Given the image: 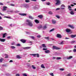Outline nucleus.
Returning <instances> with one entry per match:
<instances>
[{
	"label": "nucleus",
	"mask_w": 76,
	"mask_h": 76,
	"mask_svg": "<svg viewBox=\"0 0 76 76\" xmlns=\"http://www.w3.org/2000/svg\"><path fill=\"white\" fill-rule=\"evenodd\" d=\"M73 4H74V5H76V3H73Z\"/></svg>",
	"instance_id": "774afa93"
},
{
	"label": "nucleus",
	"mask_w": 76,
	"mask_h": 76,
	"mask_svg": "<svg viewBox=\"0 0 76 76\" xmlns=\"http://www.w3.org/2000/svg\"><path fill=\"white\" fill-rule=\"evenodd\" d=\"M56 1V5H59L60 4V0H55Z\"/></svg>",
	"instance_id": "20e7f679"
},
{
	"label": "nucleus",
	"mask_w": 76,
	"mask_h": 76,
	"mask_svg": "<svg viewBox=\"0 0 76 76\" xmlns=\"http://www.w3.org/2000/svg\"><path fill=\"white\" fill-rule=\"evenodd\" d=\"M71 75H72V74H71L69 73V74H68L67 75V76H71Z\"/></svg>",
	"instance_id": "de8ad7c7"
},
{
	"label": "nucleus",
	"mask_w": 76,
	"mask_h": 76,
	"mask_svg": "<svg viewBox=\"0 0 76 76\" xmlns=\"http://www.w3.org/2000/svg\"><path fill=\"white\" fill-rule=\"evenodd\" d=\"M11 48L12 49H15L16 48V47L13 46H11Z\"/></svg>",
	"instance_id": "e433bc0d"
},
{
	"label": "nucleus",
	"mask_w": 76,
	"mask_h": 76,
	"mask_svg": "<svg viewBox=\"0 0 76 76\" xmlns=\"http://www.w3.org/2000/svg\"><path fill=\"white\" fill-rule=\"evenodd\" d=\"M4 56H5V58H8V55L7 54H5Z\"/></svg>",
	"instance_id": "58836bf2"
},
{
	"label": "nucleus",
	"mask_w": 76,
	"mask_h": 76,
	"mask_svg": "<svg viewBox=\"0 0 76 76\" xmlns=\"http://www.w3.org/2000/svg\"><path fill=\"white\" fill-rule=\"evenodd\" d=\"M16 46L20 47V44L19 43H18L16 45Z\"/></svg>",
	"instance_id": "c9c22d12"
},
{
	"label": "nucleus",
	"mask_w": 76,
	"mask_h": 76,
	"mask_svg": "<svg viewBox=\"0 0 76 76\" xmlns=\"http://www.w3.org/2000/svg\"><path fill=\"white\" fill-rule=\"evenodd\" d=\"M42 26H39L38 27V29H41V28H42Z\"/></svg>",
	"instance_id": "ea45409f"
},
{
	"label": "nucleus",
	"mask_w": 76,
	"mask_h": 76,
	"mask_svg": "<svg viewBox=\"0 0 76 76\" xmlns=\"http://www.w3.org/2000/svg\"><path fill=\"white\" fill-rule=\"evenodd\" d=\"M25 1L26 3H29L30 2V1L29 0H26Z\"/></svg>",
	"instance_id": "a19ab883"
},
{
	"label": "nucleus",
	"mask_w": 76,
	"mask_h": 76,
	"mask_svg": "<svg viewBox=\"0 0 76 76\" xmlns=\"http://www.w3.org/2000/svg\"><path fill=\"white\" fill-rule=\"evenodd\" d=\"M66 32H70L71 30L70 29H66Z\"/></svg>",
	"instance_id": "6ab92c4d"
},
{
	"label": "nucleus",
	"mask_w": 76,
	"mask_h": 76,
	"mask_svg": "<svg viewBox=\"0 0 76 76\" xmlns=\"http://www.w3.org/2000/svg\"><path fill=\"white\" fill-rule=\"evenodd\" d=\"M53 49H55L56 50H60V48L56 47V46H53L52 47Z\"/></svg>",
	"instance_id": "39448f33"
},
{
	"label": "nucleus",
	"mask_w": 76,
	"mask_h": 76,
	"mask_svg": "<svg viewBox=\"0 0 76 76\" xmlns=\"http://www.w3.org/2000/svg\"><path fill=\"white\" fill-rule=\"evenodd\" d=\"M20 41L22 42H23V43H25V42H26V40L24 39H21L20 40Z\"/></svg>",
	"instance_id": "6e6552de"
},
{
	"label": "nucleus",
	"mask_w": 76,
	"mask_h": 76,
	"mask_svg": "<svg viewBox=\"0 0 76 76\" xmlns=\"http://www.w3.org/2000/svg\"><path fill=\"white\" fill-rule=\"evenodd\" d=\"M28 67H29V68H31V65H28Z\"/></svg>",
	"instance_id": "e2e57ef3"
},
{
	"label": "nucleus",
	"mask_w": 76,
	"mask_h": 76,
	"mask_svg": "<svg viewBox=\"0 0 76 76\" xmlns=\"http://www.w3.org/2000/svg\"><path fill=\"white\" fill-rule=\"evenodd\" d=\"M42 46L43 47V48H46L47 47L45 44H42Z\"/></svg>",
	"instance_id": "a878e982"
},
{
	"label": "nucleus",
	"mask_w": 76,
	"mask_h": 76,
	"mask_svg": "<svg viewBox=\"0 0 76 76\" xmlns=\"http://www.w3.org/2000/svg\"><path fill=\"white\" fill-rule=\"evenodd\" d=\"M73 51L74 53H76V49H74L73 50Z\"/></svg>",
	"instance_id": "a18cd8bd"
},
{
	"label": "nucleus",
	"mask_w": 76,
	"mask_h": 76,
	"mask_svg": "<svg viewBox=\"0 0 76 76\" xmlns=\"http://www.w3.org/2000/svg\"><path fill=\"white\" fill-rule=\"evenodd\" d=\"M47 5H48V6H49L50 4V3L49 2H47L46 3Z\"/></svg>",
	"instance_id": "c03bdc74"
},
{
	"label": "nucleus",
	"mask_w": 76,
	"mask_h": 76,
	"mask_svg": "<svg viewBox=\"0 0 76 76\" xmlns=\"http://www.w3.org/2000/svg\"><path fill=\"white\" fill-rule=\"evenodd\" d=\"M45 53H50V50H46L45 51Z\"/></svg>",
	"instance_id": "412c9836"
},
{
	"label": "nucleus",
	"mask_w": 76,
	"mask_h": 76,
	"mask_svg": "<svg viewBox=\"0 0 76 76\" xmlns=\"http://www.w3.org/2000/svg\"><path fill=\"white\" fill-rule=\"evenodd\" d=\"M16 57L17 58H19V59L20 58H20V56L19 55H17L16 56Z\"/></svg>",
	"instance_id": "7c9ffc66"
},
{
	"label": "nucleus",
	"mask_w": 76,
	"mask_h": 76,
	"mask_svg": "<svg viewBox=\"0 0 76 76\" xmlns=\"http://www.w3.org/2000/svg\"><path fill=\"white\" fill-rule=\"evenodd\" d=\"M49 14H50V15H52V14H53V13L52 12L50 11L49 12Z\"/></svg>",
	"instance_id": "49530a36"
},
{
	"label": "nucleus",
	"mask_w": 76,
	"mask_h": 76,
	"mask_svg": "<svg viewBox=\"0 0 76 76\" xmlns=\"http://www.w3.org/2000/svg\"><path fill=\"white\" fill-rule=\"evenodd\" d=\"M60 59H61V58L56 57V60H60Z\"/></svg>",
	"instance_id": "72a5a7b5"
},
{
	"label": "nucleus",
	"mask_w": 76,
	"mask_h": 76,
	"mask_svg": "<svg viewBox=\"0 0 76 76\" xmlns=\"http://www.w3.org/2000/svg\"><path fill=\"white\" fill-rule=\"evenodd\" d=\"M49 37H45V39H48V40H49L50 39H49Z\"/></svg>",
	"instance_id": "4c0bfd02"
},
{
	"label": "nucleus",
	"mask_w": 76,
	"mask_h": 76,
	"mask_svg": "<svg viewBox=\"0 0 76 76\" xmlns=\"http://www.w3.org/2000/svg\"><path fill=\"white\" fill-rule=\"evenodd\" d=\"M26 24L27 25H28V26H33V24L31 23V21L29 20H26Z\"/></svg>",
	"instance_id": "f257e3e1"
},
{
	"label": "nucleus",
	"mask_w": 76,
	"mask_h": 76,
	"mask_svg": "<svg viewBox=\"0 0 76 76\" xmlns=\"http://www.w3.org/2000/svg\"><path fill=\"white\" fill-rule=\"evenodd\" d=\"M52 22L53 24H56V21L54 20H52Z\"/></svg>",
	"instance_id": "1a4fd4ad"
},
{
	"label": "nucleus",
	"mask_w": 76,
	"mask_h": 76,
	"mask_svg": "<svg viewBox=\"0 0 76 76\" xmlns=\"http://www.w3.org/2000/svg\"><path fill=\"white\" fill-rule=\"evenodd\" d=\"M75 41H72L71 42L72 44H73V43H75Z\"/></svg>",
	"instance_id": "bf43d9fd"
},
{
	"label": "nucleus",
	"mask_w": 76,
	"mask_h": 76,
	"mask_svg": "<svg viewBox=\"0 0 76 76\" xmlns=\"http://www.w3.org/2000/svg\"><path fill=\"white\" fill-rule=\"evenodd\" d=\"M0 41H1V42H4V41H6V39H1V38H0Z\"/></svg>",
	"instance_id": "f3484780"
},
{
	"label": "nucleus",
	"mask_w": 76,
	"mask_h": 76,
	"mask_svg": "<svg viewBox=\"0 0 76 76\" xmlns=\"http://www.w3.org/2000/svg\"><path fill=\"white\" fill-rule=\"evenodd\" d=\"M41 67L42 68H43V69H45V66H44L43 64H42L41 65Z\"/></svg>",
	"instance_id": "393cba45"
},
{
	"label": "nucleus",
	"mask_w": 76,
	"mask_h": 76,
	"mask_svg": "<svg viewBox=\"0 0 76 76\" xmlns=\"http://www.w3.org/2000/svg\"><path fill=\"white\" fill-rule=\"evenodd\" d=\"M32 67L33 69H36V67H35L34 65H32Z\"/></svg>",
	"instance_id": "2f4dec72"
},
{
	"label": "nucleus",
	"mask_w": 76,
	"mask_h": 76,
	"mask_svg": "<svg viewBox=\"0 0 76 76\" xmlns=\"http://www.w3.org/2000/svg\"><path fill=\"white\" fill-rule=\"evenodd\" d=\"M38 18H39V19H42L43 18V15H40L38 16Z\"/></svg>",
	"instance_id": "4468645a"
},
{
	"label": "nucleus",
	"mask_w": 76,
	"mask_h": 76,
	"mask_svg": "<svg viewBox=\"0 0 76 76\" xmlns=\"http://www.w3.org/2000/svg\"><path fill=\"white\" fill-rule=\"evenodd\" d=\"M11 44L12 45H16V44L15 42L12 43Z\"/></svg>",
	"instance_id": "bb28decb"
},
{
	"label": "nucleus",
	"mask_w": 76,
	"mask_h": 76,
	"mask_svg": "<svg viewBox=\"0 0 76 76\" xmlns=\"http://www.w3.org/2000/svg\"><path fill=\"white\" fill-rule=\"evenodd\" d=\"M19 15L20 16H26V14L25 13H19Z\"/></svg>",
	"instance_id": "9d476101"
},
{
	"label": "nucleus",
	"mask_w": 76,
	"mask_h": 76,
	"mask_svg": "<svg viewBox=\"0 0 76 76\" xmlns=\"http://www.w3.org/2000/svg\"><path fill=\"white\" fill-rule=\"evenodd\" d=\"M16 76H20V75L19 74H16Z\"/></svg>",
	"instance_id": "13d9d810"
},
{
	"label": "nucleus",
	"mask_w": 76,
	"mask_h": 76,
	"mask_svg": "<svg viewBox=\"0 0 76 76\" xmlns=\"http://www.w3.org/2000/svg\"><path fill=\"white\" fill-rule=\"evenodd\" d=\"M3 27L0 26V31H3Z\"/></svg>",
	"instance_id": "c85d7f7f"
},
{
	"label": "nucleus",
	"mask_w": 76,
	"mask_h": 76,
	"mask_svg": "<svg viewBox=\"0 0 76 76\" xmlns=\"http://www.w3.org/2000/svg\"><path fill=\"white\" fill-rule=\"evenodd\" d=\"M4 18H7L8 19H12L10 17H7V16H5L4 17Z\"/></svg>",
	"instance_id": "cd10ccee"
},
{
	"label": "nucleus",
	"mask_w": 76,
	"mask_h": 76,
	"mask_svg": "<svg viewBox=\"0 0 76 76\" xmlns=\"http://www.w3.org/2000/svg\"><path fill=\"white\" fill-rule=\"evenodd\" d=\"M13 12V11H10L8 12V13L9 14H11V13H12Z\"/></svg>",
	"instance_id": "b1692460"
},
{
	"label": "nucleus",
	"mask_w": 76,
	"mask_h": 76,
	"mask_svg": "<svg viewBox=\"0 0 76 76\" xmlns=\"http://www.w3.org/2000/svg\"><path fill=\"white\" fill-rule=\"evenodd\" d=\"M59 44L60 45H63V42L62 41L61 42V43H59Z\"/></svg>",
	"instance_id": "37998d69"
},
{
	"label": "nucleus",
	"mask_w": 76,
	"mask_h": 76,
	"mask_svg": "<svg viewBox=\"0 0 76 76\" xmlns=\"http://www.w3.org/2000/svg\"><path fill=\"white\" fill-rule=\"evenodd\" d=\"M61 7H65V5H64V4H62L61 5Z\"/></svg>",
	"instance_id": "8fccbe9b"
},
{
	"label": "nucleus",
	"mask_w": 76,
	"mask_h": 76,
	"mask_svg": "<svg viewBox=\"0 0 76 76\" xmlns=\"http://www.w3.org/2000/svg\"><path fill=\"white\" fill-rule=\"evenodd\" d=\"M54 30H55V28H53L52 29L50 30L49 31V32H53V31H54Z\"/></svg>",
	"instance_id": "473e14b6"
},
{
	"label": "nucleus",
	"mask_w": 76,
	"mask_h": 76,
	"mask_svg": "<svg viewBox=\"0 0 76 76\" xmlns=\"http://www.w3.org/2000/svg\"><path fill=\"white\" fill-rule=\"evenodd\" d=\"M23 49H26V50H28V49H30L31 48V47H26L25 48H23Z\"/></svg>",
	"instance_id": "2eb2a0df"
},
{
	"label": "nucleus",
	"mask_w": 76,
	"mask_h": 76,
	"mask_svg": "<svg viewBox=\"0 0 76 76\" xmlns=\"http://www.w3.org/2000/svg\"><path fill=\"white\" fill-rule=\"evenodd\" d=\"M56 18H58V19H60V16H59L58 15H56Z\"/></svg>",
	"instance_id": "79ce46f5"
},
{
	"label": "nucleus",
	"mask_w": 76,
	"mask_h": 76,
	"mask_svg": "<svg viewBox=\"0 0 76 76\" xmlns=\"http://www.w3.org/2000/svg\"><path fill=\"white\" fill-rule=\"evenodd\" d=\"M43 50H47V48H43Z\"/></svg>",
	"instance_id": "680f3d73"
},
{
	"label": "nucleus",
	"mask_w": 76,
	"mask_h": 76,
	"mask_svg": "<svg viewBox=\"0 0 76 76\" xmlns=\"http://www.w3.org/2000/svg\"><path fill=\"white\" fill-rule=\"evenodd\" d=\"M10 6H15V4H10Z\"/></svg>",
	"instance_id": "6e6d98bb"
},
{
	"label": "nucleus",
	"mask_w": 76,
	"mask_h": 76,
	"mask_svg": "<svg viewBox=\"0 0 76 76\" xmlns=\"http://www.w3.org/2000/svg\"><path fill=\"white\" fill-rule=\"evenodd\" d=\"M0 15H2V16H4V15L2 14V13H1L0 12Z\"/></svg>",
	"instance_id": "338daca9"
},
{
	"label": "nucleus",
	"mask_w": 76,
	"mask_h": 76,
	"mask_svg": "<svg viewBox=\"0 0 76 76\" xmlns=\"http://www.w3.org/2000/svg\"><path fill=\"white\" fill-rule=\"evenodd\" d=\"M47 28V26H43V29H45Z\"/></svg>",
	"instance_id": "c756f323"
},
{
	"label": "nucleus",
	"mask_w": 76,
	"mask_h": 76,
	"mask_svg": "<svg viewBox=\"0 0 76 76\" xmlns=\"http://www.w3.org/2000/svg\"><path fill=\"white\" fill-rule=\"evenodd\" d=\"M64 70V69H63V68H61L60 69V70H61V71H63V70Z\"/></svg>",
	"instance_id": "09e8293b"
},
{
	"label": "nucleus",
	"mask_w": 76,
	"mask_h": 76,
	"mask_svg": "<svg viewBox=\"0 0 76 76\" xmlns=\"http://www.w3.org/2000/svg\"><path fill=\"white\" fill-rule=\"evenodd\" d=\"M23 7L27 9H28L29 8V5L27 4H24L23 5Z\"/></svg>",
	"instance_id": "0eeeda50"
},
{
	"label": "nucleus",
	"mask_w": 76,
	"mask_h": 76,
	"mask_svg": "<svg viewBox=\"0 0 76 76\" xmlns=\"http://www.w3.org/2000/svg\"><path fill=\"white\" fill-rule=\"evenodd\" d=\"M71 6H72V7H74V6H75V5H73V4H71Z\"/></svg>",
	"instance_id": "0e129e2a"
},
{
	"label": "nucleus",
	"mask_w": 76,
	"mask_h": 76,
	"mask_svg": "<svg viewBox=\"0 0 76 76\" xmlns=\"http://www.w3.org/2000/svg\"><path fill=\"white\" fill-rule=\"evenodd\" d=\"M12 62H13V60H10L9 61V63H12Z\"/></svg>",
	"instance_id": "69168bd1"
},
{
	"label": "nucleus",
	"mask_w": 76,
	"mask_h": 76,
	"mask_svg": "<svg viewBox=\"0 0 76 76\" xmlns=\"http://www.w3.org/2000/svg\"><path fill=\"white\" fill-rule=\"evenodd\" d=\"M56 37L59 38H62V36H61V35L60 34H57Z\"/></svg>",
	"instance_id": "423d86ee"
},
{
	"label": "nucleus",
	"mask_w": 76,
	"mask_h": 76,
	"mask_svg": "<svg viewBox=\"0 0 76 76\" xmlns=\"http://www.w3.org/2000/svg\"><path fill=\"white\" fill-rule=\"evenodd\" d=\"M3 60H4V59H3V58L0 59V63H2Z\"/></svg>",
	"instance_id": "5701e85b"
},
{
	"label": "nucleus",
	"mask_w": 76,
	"mask_h": 76,
	"mask_svg": "<svg viewBox=\"0 0 76 76\" xmlns=\"http://www.w3.org/2000/svg\"><path fill=\"white\" fill-rule=\"evenodd\" d=\"M7 35V34L6 33H4L3 34L2 37L3 38H5L6 35Z\"/></svg>",
	"instance_id": "ddd939ff"
},
{
	"label": "nucleus",
	"mask_w": 76,
	"mask_h": 76,
	"mask_svg": "<svg viewBox=\"0 0 76 76\" xmlns=\"http://www.w3.org/2000/svg\"><path fill=\"white\" fill-rule=\"evenodd\" d=\"M73 58V56H70L69 57L67 58V60H69L71 59V58Z\"/></svg>",
	"instance_id": "aec40b11"
},
{
	"label": "nucleus",
	"mask_w": 76,
	"mask_h": 76,
	"mask_svg": "<svg viewBox=\"0 0 76 76\" xmlns=\"http://www.w3.org/2000/svg\"><path fill=\"white\" fill-rule=\"evenodd\" d=\"M37 38H41V36L39 35H38L37 36Z\"/></svg>",
	"instance_id": "3c124183"
},
{
	"label": "nucleus",
	"mask_w": 76,
	"mask_h": 76,
	"mask_svg": "<svg viewBox=\"0 0 76 76\" xmlns=\"http://www.w3.org/2000/svg\"><path fill=\"white\" fill-rule=\"evenodd\" d=\"M60 8H58L56 9V10H59Z\"/></svg>",
	"instance_id": "603ef678"
},
{
	"label": "nucleus",
	"mask_w": 76,
	"mask_h": 76,
	"mask_svg": "<svg viewBox=\"0 0 76 76\" xmlns=\"http://www.w3.org/2000/svg\"><path fill=\"white\" fill-rule=\"evenodd\" d=\"M56 57H53V58H52V59H53V60H54V59H56Z\"/></svg>",
	"instance_id": "052dcab7"
},
{
	"label": "nucleus",
	"mask_w": 76,
	"mask_h": 76,
	"mask_svg": "<svg viewBox=\"0 0 76 76\" xmlns=\"http://www.w3.org/2000/svg\"><path fill=\"white\" fill-rule=\"evenodd\" d=\"M3 4L2 3L0 2V5L1 6H3Z\"/></svg>",
	"instance_id": "5fc2aeb1"
},
{
	"label": "nucleus",
	"mask_w": 76,
	"mask_h": 76,
	"mask_svg": "<svg viewBox=\"0 0 76 76\" xmlns=\"http://www.w3.org/2000/svg\"><path fill=\"white\" fill-rule=\"evenodd\" d=\"M76 37V35H71V38H75Z\"/></svg>",
	"instance_id": "a211bd4d"
},
{
	"label": "nucleus",
	"mask_w": 76,
	"mask_h": 76,
	"mask_svg": "<svg viewBox=\"0 0 76 76\" xmlns=\"http://www.w3.org/2000/svg\"><path fill=\"white\" fill-rule=\"evenodd\" d=\"M30 56H34V57H36V56H37V57H39V54L37 53L36 54H30Z\"/></svg>",
	"instance_id": "7ed1b4c3"
},
{
	"label": "nucleus",
	"mask_w": 76,
	"mask_h": 76,
	"mask_svg": "<svg viewBox=\"0 0 76 76\" xmlns=\"http://www.w3.org/2000/svg\"><path fill=\"white\" fill-rule=\"evenodd\" d=\"M28 18L29 19H31L32 20H33L34 19V17H32L31 16H29L28 17Z\"/></svg>",
	"instance_id": "dca6fc26"
},
{
	"label": "nucleus",
	"mask_w": 76,
	"mask_h": 76,
	"mask_svg": "<svg viewBox=\"0 0 76 76\" xmlns=\"http://www.w3.org/2000/svg\"><path fill=\"white\" fill-rule=\"evenodd\" d=\"M68 26H69V27H70V28H72V29H74V28H75V27H74V26L70 24H69L68 25Z\"/></svg>",
	"instance_id": "9b49d317"
},
{
	"label": "nucleus",
	"mask_w": 76,
	"mask_h": 76,
	"mask_svg": "<svg viewBox=\"0 0 76 76\" xmlns=\"http://www.w3.org/2000/svg\"><path fill=\"white\" fill-rule=\"evenodd\" d=\"M18 12H19V11L18 10H16L15 11V13H18Z\"/></svg>",
	"instance_id": "4d7b16f0"
},
{
	"label": "nucleus",
	"mask_w": 76,
	"mask_h": 76,
	"mask_svg": "<svg viewBox=\"0 0 76 76\" xmlns=\"http://www.w3.org/2000/svg\"><path fill=\"white\" fill-rule=\"evenodd\" d=\"M71 8L72 7L70 6H68V9H69V10L71 11L70 12V14L73 15H75V13H74V12H73V10H72Z\"/></svg>",
	"instance_id": "f03ea898"
},
{
	"label": "nucleus",
	"mask_w": 76,
	"mask_h": 76,
	"mask_svg": "<svg viewBox=\"0 0 76 76\" xmlns=\"http://www.w3.org/2000/svg\"><path fill=\"white\" fill-rule=\"evenodd\" d=\"M10 38H11V36H9L7 37V39H10Z\"/></svg>",
	"instance_id": "864d4df0"
},
{
	"label": "nucleus",
	"mask_w": 76,
	"mask_h": 76,
	"mask_svg": "<svg viewBox=\"0 0 76 76\" xmlns=\"http://www.w3.org/2000/svg\"><path fill=\"white\" fill-rule=\"evenodd\" d=\"M30 37L31 39H35V37L34 36H30Z\"/></svg>",
	"instance_id": "f704fd0d"
},
{
	"label": "nucleus",
	"mask_w": 76,
	"mask_h": 76,
	"mask_svg": "<svg viewBox=\"0 0 76 76\" xmlns=\"http://www.w3.org/2000/svg\"><path fill=\"white\" fill-rule=\"evenodd\" d=\"M3 10L4 11V10H6V9H7V7L5 6H3Z\"/></svg>",
	"instance_id": "f8f14e48"
},
{
	"label": "nucleus",
	"mask_w": 76,
	"mask_h": 76,
	"mask_svg": "<svg viewBox=\"0 0 76 76\" xmlns=\"http://www.w3.org/2000/svg\"><path fill=\"white\" fill-rule=\"evenodd\" d=\"M34 22H35L36 23H39V21L37 20H34Z\"/></svg>",
	"instance_id": "4be33fe9"
}]
</instances>
